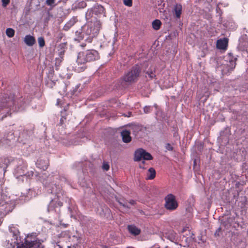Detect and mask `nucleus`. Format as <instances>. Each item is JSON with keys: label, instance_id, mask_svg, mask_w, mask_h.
I'll list each match as a JSON object with an SVG mask.
<instances>
[{"label": "nucleus", "instance_id": "obj_1", "mask_svg": "<svg viewBox=\"0 0 248 248\" xmlns=\"http://www.w3.org/2000/svg\"><path fill=\"white\" fill-rule=\"evenodd\" d=\"M66 182L65 176L57 173L49 174L42 181L47 192L56 197V198H51L52 200L47 208V211L50 213V223L56 226L62 225L60 208L62 205V201L63 196L62 186Z\"/></svg>", "mask_w": 248, "mask_h": 248}, {"label": "nucleus", "instance_id": "obj_2", "mask_svg": "<svg viewBox=\"0 0 248 248\" xmlns=\"http://www.w3.org/2000/svg\"><path fill=\"white\" fill-rule=\"evenodd\" d=\"M93 15L92 8L88 10L85 15L87 22L76 31L75 40L80 41L84 39L86 42L90 43L98 35L101 28V24L99 20L93 16Z\"/></svg>", "mask_w": 248, "mask_h": 248}, {"label": "nucleus", "instance_id": "obj_3", "mask_svg": "<svg viewBox=\"0 0 248 248\" xmlns=\"http://www.w3.org/2000/svg\"><path fill=\"white\" fill-rule=\"evenodd\" d=\"M9 235L12 236L11 241L6 240L3 246L7 248H44L43 245L37 240H30L28 236L21 240L20 232L16 226L11 225L9 226Z\"/></svg>", "mask_w": 248, "mask_h": 248}, {"label": "nucleus", "instance_id": "obj_4", "mask_svg": "<svg viewBox=\"0 0 248 248\" xmlns=\"http://www.w3.org/2000/svg\"><path fill=\"white\" fill-rule=\"evenodd\" d=\"M10 163L8 158H0V225L2 222L3 218L14 208L15 202L10 199L1 188L3 183L1 178L4 177L6 169Z\"/></svg>", "mask_w": 248, "mask_h": 248}, {"label": "nucleus", "instance_id": "obj_5", "mask_svg": "<svg viewBox=\"0 0 248 248\" xmlns=\"http://www.w3.org/2000/svg\"><path fill=\"white\" fill-rule=\"evenodd\" d=\"M99 59V54L94 49L87 50L84 52H80L78 54L77 60L78 65H76L74 70L78 73L83 71L86 68L85 64L87 62L96 61Z\"/></svg>", "mask_w": 248, "mask_h": 248}, {"label": "nucleus", "instance_id": "obj_6", "mask_svg": "<svg viewBox=\"0 0 248 248\" xmlns=\"http://www.w3.org/2000/svg\"><path fill=\"white\" fill-rule=\"evenodd\" d=\"M69 240V242L76 241L75 243L73 244H70L69 246H67V248H80L81 238L78 236L73 235L71 237L70 236L69 233L68 232H62L60 234L59 237V240L57 242L54 241L52 242L54 248H62L64 245L63 243L64 241H66Z\"/></svg>", "mask_w": 248, "mask_h": 248}, {"label": "nucleus", "instance_id": "obj_7", "mask_svg": "<svg viewBox=\"0 0 248 248\" xmlns=\"http://www.w3.org/2000/svg\"><path fill=\"white\" fill-rule=\"evenodd\" d=\"M18 165L15 169L14 175L16 179L22 178V181H23V178H30L33 175V171H27V164L22 160H19Z\"/></svg>", "mask_w": 248, "mask_h": 248}, {"label": "nucleus", "instance_id": "obj_8", "mask_svg": "<svg viewBox=\"0 0 248 248\" xmlns=\"http://www.w3.org/2000/svg\"><path fill=\"white\" fill-rule=\"evenodd\" d=\"M14 95L12 94L4 93L1 94L0 100V112L5 109L7 114H9L11 110V108L15 105L14 99Z\"/></svg>", "mask_w": 248, "mask_h": 248}, {"label": "nucleus", "instance_id": "obj_9", "mask_svg": "<svg viewBox=\"0 0 248 248\" xmlns=\"http://www.w3.org/2000/svg\"><path fill=\"white\" fill-rule=\"evenodd\" d=\"M141 72V68L138 65L133 66L130 71L125 73L123 77V80L128 83L137 81Z\"/></svg>", "mask_w": 248, "mask_h": 248}, {"label": "nucleus", "instance_id": "obj_10", "mask_svg": "<svg viewBox=\"0 0 248 248\" xmlns=\"http://www.w3.org/2000/svg\"><path fill=\"white\" fill-rule=\"evenodd\" d=\"M164 200L165 202L164 206L167 210L173 211L178 207V204L174 195L169 194L165 197Z\"/></svg>", "mask_w": 248, "mask_h": 248}, {"label": "nucleus", "instance_id": "obj_11", "mask_svg": "<svg viewBox=\"0 0 248 248\" xmlns=\"http://www.w3.org/2000/svg\"><path fill=\"white\" fill-rule=\"evenodd\" d=\"M152 159L151 155L142 148L137 150L135 152L134 161H139L141 159L150 160Z\"/></svg>", "mask_w": 248, "mask_h": 248}, {"label": "nucleus", "instance_id": "obj_12", "mask_svg": "<svg viewBox=\"0 0 248 248\" xmlns=\"http://www.w3.org/2000/svg\"><path fill=\"white\" fill-rule=\"evenodd\" d=\"M224 62L223 65L226 66L227 71L232 70L235 67L237 58L234 57L232 53H228L224 57Z\"/></svg>", "mask_w": 248, "mask_h": 248}, {"label": "nucleus", "instance_id": "obj_13", "mask_svg": "<svg viewBox=\"0 0 248 248\" xmlns=\"http://www.w3.org/2000/svg\"><path fill=\"white\" fill-rule=\"evenodd\" d=\"M37 193L34 189H29L26 193H22L21 195L19 198V200L21 203L29 201L33 197H35Z\"/></svg>", "mask_w": 248, "mask_h": 248}, {"label": "nucleus", "instance_id": "obj_14", "mask_svg": "<svg viewBox=\"0 0 248 248\" xmlns=\"http://www.w3.org/2000/svg\"><path fill=\"white\" fill-rule=\"evenodd\" d=\"M237 48L240 51L248 52V37L246 35L240 38Z\"/></svg>", "mask_w": 248, "mask_h": 248}, {"label": "nucleus", "instance_id": "obj_15", "mask_svg": "<svg viewBox=\"0 0 248 248\" xmlns=\"http://www.w3.org/2000/svg\"><path fill=\"white\" fill-rule=\"evenodd\" d=\"M8 137V138L5 139V138H3V139H0V147H6L11 146L14 142L15 138L12 133L9 134Z\"/></svg>", "mask_w": 248, "mask_h": 248}, {"label": "nucleus", "instance_id": "obj_16", "mask_svg": "<svg viewBox=\"0 0 248 248\" xmlns=\"http://www.w3.org/2000/svg\"><path fill=\"white\" fill-rule=\"evenodd\" d=\"M36 167L42 170H46L48 168L49 162L47 159L39 158L36 162Z\"/></svg>", "mask_w": 248, "mask_h": 248}, {"label": "nucleus", "instance_id": "obj_17", "mask_svg": "<svg viewBox=\"0 0 248 248\" xmlns=\"http://www.w3.org/2000/svg\"><path fill=\"white\" fill-rule=\"evenodd\" d=\"M77 17L75 16L73 17L65 24L63 28V30L65 31H68L77 22Z\"/></svg>", "mask_w": 248, "mask_h": 248}, {"label": "nucleus", "instance_id": "obj_18", "mask_svg": "<svg viewBox=\"0 0 248 248\" xmlns=\"http://www.w3.org/2000/svg\"><path fill=\"white\" fill-rule=\"evenodd\" d=\"M94 14L95 15L97 16H99L100 15H102L104 13L105 9L104 8L98 4L94 5L93 7H92Z\"/></svg>", "mask_w": 248, "mask_h": 248}, {"label": "nucleus", "instance_id": "obj_19", "mask_svg": "<svg viewBox=\"0 0 248 248\" xmlns=\"http://www.w3.org/2000/svg\"><path fill=\"white\" fill-rule=\"evenodd\" d=\"M24 41L28 46H31L34 45L36 40L33 36L28 34L25 36Z\"/></svg>", "mask_w": 248, "mask_h": 248}, {"label": "nucleus", "instance_id": "obj_20", "mask_svg": "<svg viewBox=\"0 0 248 248\" xmlns=\"http://www.w3.org/2000/svg\"><path fill=\"white\" fill-rule=\"evenodd\" d=\"M131 131L127 130H123L121 132V136L122 137L123 141L125 143H128L131 140V138L130 136Z\"/></svg>", "mask_w": 248, "mask_h": 248}, {"label": "nucleus", "instance_id": "obj_21", "mask_svg": "<svg viewBox=\"0 0 248 248\" xmlns=\"http://www.w3.org/2000/svg\"><path fill=\"white\" fill-rule=\"evenodd\" d=\"M228 45V39L224 38L223 39H219L217 41V47L220 49H225L227 48Z\"/></svg>", "mask_w": 248, "mask_h": 248}, {"label": "nucleus", "instance_id": "obj_22", "mask_svg": "<svg viewBox=\"0 0 248 248\" xmlns=\"http://www.w3.org/2000/svg\"><path fill=\"white\" fill-rule=\"evenodd\" d=\"M33 134V131L31 129L28 130L26 129L24 130L23 132H22L19 136V138L21 139H23L22 140H23V139H25V140H29L30 139L31 137L32 136Z\"/></svg>", "mask_w": 248, "mask_h": 248}, {"label": "nucleus", "instance_id": "obj_23", "mask_svg": "<svg viewBox=\"0 0 248 248\" xmlns=\"http://www.w3.org/2000/svg\"><path fill=\"white\" fill-rule=\"evenodd\" d=\"M182 11V6L180 4H176L174 8L173 13L176 18H179Z\"/></svg>", "mask_w": 248, "mask_h": 248}, {"label": "nucleus", "instance_id": "obj_24", "mask_svg": "<svg viewBox=\"0 0 248 248\" xmlns=\"http://www.w3.org/2000/svg\"><path fill=\"white\" fill-rule=\"evenodd\" d=\"M128 230L129 232L132 234L137 235L140 234V229H138L134 225H128Z\"/></svg>", "mask_w": 248, "mask_h": 248}, {"label": "nucleus", "instance_id": "obj_25", "mask_svg": "<svg viewBox=\"0 0 248 248\" xmlns=\"http://www.w3.org/2000/svg\"><path fill=\"white\" fill-rule=\"evenodd\" d=\"M156 172L155 170L153 168H150L147 173V180H152L155 176Z\"/></svg>", "mask_w": 248, "mask_h": 248}, {"label": "nucleus", "instance_id": "obj_26", "mask_svg": "<svg viewBox=\"0 0 248 248\" xmlns=\"http://www.w3.org/2000/svg\"><path fill=\"white\" fill-rule=\"evenodd\" d=\"M146 77L149 78L150 79H152L155 77V68L149 69L146 73Z\"/></svg>", "mask_w": 248, "mask_h": 248}, {"label": "nucleus", "instance_id": "obj_27", "mask_svg": "<svg viewBox=\"0 0 248 248\" xmlns=\"http://www.w3.org/2000/svg\"><path fill=\"white\" fill-rule=\"evenodd\" d=\"M161 25V21L158 19H155L152 22V27L155 30H158Z\"/></svg>", "mask_w": 248, "mask_h": 248}, {"label": "nucleus", "instance_id": "obj_28", "mask_svg": "<svg viewBox=\"0 0 248 248\" xmlns=\"http://www.w3.org/2000/svg\"><path fill=\"white\" fill-rule=\"evenodd\" d=\"M153 107H155L156 109L158 108V106L156 104H155L153 106H145L143 108L144 112L146 114L151 112Z\"/></svg>", "mask_w": 248, "mask_h": 248}, {"label": "nucleus", "instance_id": "obj_29", "mask_svg": "<svg viewBox=\"0 0 248 248\" xmlns=\"http://www.w3.org/2000/svg\"><path fill=\"white\" fill-rule=\"evenodd\" d=\"M23 100H22L21 99H20L18 100L17 106V107L18 108L19 110H23L25 108V107L26 106V105L27 104L26 103V102L24 101L23 102V103L21 104V102H23Z\"/></svg>", "mask_w": 248, "mask_h": 248}, {"label": "nucleus", "instance_id": "obj_30", "mask_svg": "<svg viewBox=\"0 0 248 248\" xmlns=\"http://www.w3.org/2000/svg\"><path fill=\"white\" fill-rule=\"evenodd\" d=\"M15 30L12 28H9L6 30V34L8 37H13L15 35Z\"/></svg>", "mask_w": 248, "mask_h": 248}, {"label": "nucleus", "instance_id": "obj_31", "mask_svg": "<svg viewBox=\"0 0 248 248\" xmlns=\"http://www.w3.org/2000/svg\"><path fill=\"white\" fill-rule=\"evenodd\" d=\"M69 106V105H67L66 107H64L63 110L61 111V115L62 118L60 120L61 123L62 124L63 123L64 120H66V118L65 117V113L67 110V108Z\"/></svg>", "mask_w": 248, "mask_h": 248}, {"label": "nucleus", "instance_id": "obj_32", "mask_svg": "<svg viewBox=\"0 0 248 248\" xmlns=\"http://www.w3.org/2000/svg\"><path fill=\"white\" fill-rule=\"evenodd\" d=\"M38 42L39 46L43 47L45 46V41L43 37H39L38 38Z\"/></svg>", "mask_w": 248, "mask_h": 248}, {"label": "nucleus", "instance_id": "obj_33", "mask_svg": "<svg viewBox=\"0 0 248 248\" xmlns=\"http://www.w3.org/2000/svg\"><path fill=\"white\" fill-rule=\"evenodd\" d=\"M62 61V59L61 58H58L56 59V62H55V68L57 70L59 69V66L60 65Z\"/></svg>", "mask_w": 248, "mask_h": 248}, {"label": "nucleus", "instance_id": "obj_34", "mask_svg": "<svg viewBox=\"0 0 248 248\" xmlns=\"http://www.w3.org/2000/svg\"><path fill=\"white\" fill-rule=\"evenodd\" d=\"M55 0H46V3L48 6L54 7L55 6Z\"/></svg>", "mask_w": 248, "mask_h": 248}, {"label": "nucleus", "instance_id": "obj_35", "mask_svg": "<svg viewBox=\"0 0 248 248\" xmlns=\"http://www.w3.org/2000/svg\"><path fill=\"white\" fill-rule=\"evenodd\" d=\"M102 169L106 171H108L109 169V165L107 162H104L102 165Z\"/></svg>", "mask_w": 248, "mask_h": 248}, {"label": "nucleus", "instance_id": "obj_36", "mask_svg": "<svg viewBox=\"0 0 248 248\" xmlns=\"http://www.w3.org/2000/svg\"><path fill=\"white\" fill-rule=\"evenodd\" d=\"M124 3L127 6H131L132 5V0H123Z\"/></svg>", "mask_w": 248, "mask_h": 248}, {"label": "nucleus", "instance_id": "obj_37", "mask_svg": "<svg viewBox=\"0 0 248 248\" xmlns=\"http://www.w3.org/2000/svg\"><path fill=\"white\" fill-rule=\"evenodd\" d=\"M118 202H119V204L120 205H121L122 206H123L124 207L127 208V209L129 208L126 202H125L124 201H119Z\"/></svg>", "mask_w": 248, "mask_h": 248}, {"label": "nucleus", "instance_id": "obj_38", "mask_svg": "<svg viewBox=\"0 0 248 248\" xmlns=\"http://www.w3.org/2000/svg\"><path fill=\"white\" fill-rule=\"evenodd\" d=\"M100 207L101 208L100 212H99V209H97V212L100 215H103L105 212H107L108 210V209L107 208H104H104H102L101 207Z\"/></svg>", "mask_w": 248, "mask_h": 248}, {"label": "nucleus", "instance_id": "obj_39", "mask_svg": "<svg viewBox=\"0 0 248 248\" xmlns=\"http://www.w3.org/2000/svg\"><path fill=\"white\" fill-rule=\"evenodd\" d=\"M168 238L170 241H173L175 239V235L174 233L172 232L170 235L167 236Z\"/></svg>", "mask_w": 248, "mask_h": 248}, {"label": "nucleus", "instance_id": "obj_40", "mask_svg": "<svg viewBox=\"0 0 248 248\" xmlns=\"http://www.w3.org/2000/svg\"><path fill=\"white\" fill-rule=\"evenodd\" d=\"M10 0H1L2 5L3 7H5L9 3Z\"/></svg>", "mask_w": 248, "mask_h": 248}, {"label": "nucleus", "instance_id": "obj_41", "mask_svg": "<svg viewBox=\"0 0 248 248\" xmlns=\"http://www.w3.org/2000/svg\"><path fill=\"white\" fill-rule=\"evenodd\" d=\"M165 148L168 151H172L173 150V147L170 143H167L166 144Z\"/></svg>", "mask_w": 248, "mask_h": 248}, {"label": "nucleus", "instance_id": "obj_42", "mask_svg": "<svg viewBox=\"0 0 248 248\" xmlns=\"http://www.w3.org/2000/svg\"><path fill=\"white\" fill-rule=\"evenodd\" d=\"M144 165H145V161L144 160H143L140 164H139V167L141 169H146V168L144 167Z\"/></svg>", "mask_w": 248, "mask_h": 248}, {"label": "nucleus", "instance_id": "obj_43", "mask_svg": "<svg viewBox=\"0 0 248 248\" xmlns=\"http://www.w3.org/2000/svg\"><path fill=\"white\" fill-rule=\"evenodd\" d=\"M46 84L48 87L52 88L53 87V86L54 84V82L52 80H50L49 81H47Z\"/></svg>", "mask_w": 248, "mask_h": 248}, {"label": "nucleus", "instance_id": "obj_44", "mask_svg": "<svg viewBox=\"0 0 248 248\" xmlns=\"http://www.w3.org/2000/svg\"><path fill=\"white\" fill-rule=\"evenodd\" d=\"M221 231V228H218L216 231V232H215V235L216 236H219V232Z\"/></svg>", "mask_w": 248, "mask_h": 248}, {"label": "nucleus", "instance_id": "obj_45", "mask_svg": "<svg viewBox=\"0 0 248 248\" xmlns=\"http://www.w3.org/2000/svg\"><path fill=\"white\" fill-rule=\"evenodd\" d=\"M138 129H139V127H138L137 126H134L132 127H131V130H133V132H134V134H135V135H136V133H135V130H138Z\"/></svg>", "mask_w": 248, "mask_h": 248}, {"label": "nucleus", "instance_id": "obj_46", "mask_svg": "<svg viewBox=\"0 0 248 248\" xmlns=\"http://www.w3.org/2000/svg\"><path fill=\"white\" fill-rule=\"evenodd\" d=\"M129 203L131 205H134L135 203V201L134 200H130Z\"/></svg>", "mask_w": 248, "mask_h": 248}, {"label": "nucleus", "instance_id": "obj_47", "mask_svg": "<svg viewBox=\"0 0 248 248\" xmlns=\"http://www.w3.org/2000/svg\"><path fill=\"white\" fill-rule=\"evenodd\" d=\"M164 16H165V19H168L169 18L168 16H167V14L166 15H165V14H164Z\"/></svg>", "mask_w": 248, "mask_h": 248}, {"label": "nucleus", "instance_id": "obj_48", "mask_svg": "<svg viewBox=\"0 0 248 248\" xmlns=\"http://www.w3.org/2000/svg\"><path fill=\"white\" fill-rule=\"evenodd\" d=\"M82 47H84L86 45L82 43L81 45H80Z\"/></svg>", "mask_w": 248, "mask_h": 248}, {"label": "nucleus", "instance_id": "obj_49", "mask_svg": "<svg viewBox=\"0 0 248 248\" xmlns=\"http://www.w3.org/2000/svg\"><path fill=\"white\" fill-rule=\"evenodd\" d=\"M81 4L83 7L85 6V3L84 2H82Z\"/></svg>", "mask_w": 248, "mask_h": 248}, {"label": "nucleus", "instance_id": "obj_50", "mask_svg": "<svg viewBox=\"0 0 248 248\" xmlns=\"http://www.w3.org/2000/svg\"><path fill=\"white\" fill-rule=\"evenodd\" d=\"M246 73H247V77L248 78V68L246 70Z\"/></svg>", "mask_w": 248, "mask_h": 248}, {"label": "nucleus", "instance_id": "obj_51", "mask_svg": "<svg viewBox=\"0 0 248 248\" xmlns=\"http://www.w3.org/2000/svg\"><path fill=\"white\" fill-rule=\"evenodd\" d=\"M57 104L59 105V99H58L57 100Z\"/></svg>", "mask_w": 248, "mask_h": 248}, {"label": "nucleus", "instance_id": "obj_52", "mask_svg": "<svg viewBox=\"0 0 248 248\" xmlns=\"http://www.w3.org/2000/svg\"><path fill=\"white\" fill-rule=\"evenodd\" d=\"M130 114L131 113H129V115L128 116V117H130Z\"/></svg>", "mask_w": 248, "mask_h": 248}]
</instances>
